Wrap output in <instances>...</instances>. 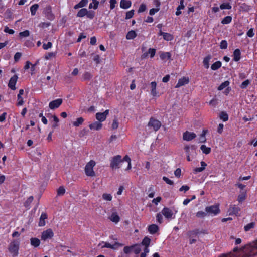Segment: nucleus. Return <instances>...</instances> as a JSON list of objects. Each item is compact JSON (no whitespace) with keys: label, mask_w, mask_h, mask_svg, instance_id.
<instances>
[{"label":"nucleus","mask_w":257,"mask_h":257,"mask_svg":"<svg viewBox=\"0 0 257 257\" xmlns=\"http://www.w3.org/2000/svg\"><path fill=\"white\" fill-rule=\"evenodd\" d=\"M248 244L243 249H235L232 252L226 254H222L220 257H251L253 256L251 252L248 251Z\"/></svg>","instance_id":"obj_1"},{"label":"nucleus","mask_w":257,"mask_h":257,"mask_svg":"<svg viewBox=\"0 0 257 257\" xmlns=\"http://www.w3.org/2000/svg\"><path fill=\"white\" fill-rule=\"evenodd\" d=\"M20 246V240L15 239L10 243L8 250L13 257H16L18 255Z\"/></svg>","instance_id":"obj_2"},{"label":"nucleus","mask_w":257,"mask_h":257,"mask_svg":"<svg viewBox=\"0 0 257 257\" xmlns=\"http://www.w3.org/2000/svg\"><path fill=\"white\" fill-rule=\"evenodd\" d=\"M96 165V162L94 160H90L85 165L84 168L85 173L89 177H94L96 174L94 171V167Z\"/></svg>","instance_id":"obj_3"},{"label":"nucleus","mask_w":257,"mask_h":257,"mask_svg":"<svg viewBox=\"0 0 257 257\" xmlns=\"http://www.w3.org/2000/svg\"><path fill=\"white\" fill-rule=\"evenodd\" d=\"M205 211L208 215L215 216L219 213L220 210L219 206L218 205H215L206 207Z\"/></svg>","instance_id":"obj_4"},{"label":"nucleus","mask_w":257,"mask_h":257,"mask_svg":"<svg viewBox=\"0 0 257 257\" xmlns=\"http://www.w3.org/2000/svg\"><path fill=\"white\" fill-rule=\"evenodd\" d=\"M53 236L54 232L53 230L49 228L42 232L41 238L42 240L45 241L49 239H51Z\"/></svg>","instance_id":"obj_5"},{"label":"nucleus","mask_w":257,"mask_h":257,"mask_svg":"<svg viewBox=\"0 0 257 257\" xmlns=\"http://www.w3.org/2000/svg\"><path fill=\"white\" fill-rule=\"evenodd\" d=\"M161 213L166 218L168 219H174L175 216V213L171 209L167 207H164L162 209Z\"/></svg>","instance_id":"obj_6"},{"label":"nucleus","mask_w":257,"mask_h":257,"mask_svg":"<svg viewBox=\"0 0 257 257\" xmlns=\"http://www.w3.org/2000/svg\"><path fill=\"white\" fill-rule=\"evenodd\" d=\"M122 162L121 157L120 155H117L114 157L111 160L110 167L112 169H117L119 167L120 163Z\"/></svg>","instance_id":"obj_7"},{"label":"nucleus","mask_w":257,"mask_h":257,"mask_svg":"<svg viewBox=\"0 0 257 257\" xmlns=\"http://www.w3.org/2000/svg\"><path fill=\"white\" fill-rule=\"evenodd\" d=\"M119 246V244L117 242H115L114 243H110L109 242H104V241H102L101 242H100L98 244V246L100 248H104V247H106V248H111V249H116L117 248V247H118Z\"/></svg>","instance_id":"obj_8"},{"label":"nucleus","mask_w":257,"mask_h":257,"mask_svg":"<svg viewBox=\"0 0 257 257\" xmlns=\"http://www.w3.org/2000/svg\"><path fill=\"white\" fill-rule=\"evenodd\" d=\"M150 90L151 94L154 97H158L160 94L157 90V83L155 81H152L150 84Z\"/></svg>","instance_id":"obj_9"},{"label":"nucleus","mask_w":257,"mask_h":257,"mask_svg":"<svg viewBox=\"0 0 257 257\" xmlns=\"http://www.w3.org/2000/svg\"><path fill=\"white\" fill-rule=\"evenodd\" d=\"M109 110L107 109L103 112L96 113L95 115L96 119L97 120V121L101 123L106 120L107 116L109 114Z\"/></svg>","instance_id":"obj_10"},{"label":"nucleus","mask_w":257,"mask_h":257,"mask_svg":"<svg viewBox=\"0 0 257 257\" xmlns=\"http://www.w3.org/2000/svg\"><path fill=\"white\" fill-rule=\"evenodd\" d=\"M148 126L152 127L154 131H156L160 128L161 126V123L158 120L151 118L149 122Z\"/></svg>","instance_id":"obj_11"},{"label":"nucleus","mask_w":257,"mask_h":257,"mask_svg":"<svg viewBox=\"0 0 257 257\" xmlns=\"http://www.w3.org/2000/svg\"><path fill=\"white\" fill-rule=\"evenodd\" d=\"M63 100L58 98L51 101L49 104V107L50 109L53 110L58 108L62 103Z\"/></svg>","instance_id":"obj_12"},{"label":"nucleus","mask_w":257,"mask_h":257,"mask_svg":"<svg viewBox=\"0 0 257 257\" xmlns=\"http://www.w3.org/2000/svg\"><path fill=\"white\" fill-rule=\"evenodd\" d=\"M109 219L114 223L115 224L118 223L120 219V218L118 213L115 211H113L108 217Z\"/></svg>","instance_id":"obj_13"},{"label":"nucleus","mask_w":257,"mask_h":257,"mask_svg":"<svg viewBox=\"0 0 257 257\" xmlns=\"http://www.w3.org/2000/svg\"><path fill=\"white\" fill-rule=\"evenodd\" d=\"M18 79V77L17 75H14L13 77H12L9 82L8 87L12 90H14L16 89V87L15 86L16 83L17 82Z\"/></svg>","instance_id":"obj_14"},{"label":"nucleus","mask_w":257,"mask_h":257,"mask_svg":"<svg viewBox=\"0 0 257 257\" xmlns=\"http://www.w3.org/2000/svg\"><path fill=\"white\" fill-rule=\"evenodd\" d=\"M247 250L251 252L253 256L257 255V240L248 244Z\"/></svg>","instance_id":"obj_15"},{"label":"nucleus","mask_w":257,"mask_h":257,"mask_svg":"<svg viewBox=\"0 0 257 257\" xmlns=\"http://www.w3.org/2000/svg\"><path fill=\"white\" fill-rule=\"evenodd\" d=\"M89 127L91 130L99 131L102 127V124L98 121H94L89 125Z\"/></svg>","instance_id":"obj_16"},{"label":"nucleus","mask_w":257,"mask_h":257,"mask_svg":"<svg viewBox=\"0 0 257 257\" xmlns=\"http://www.w3.org/2000/svg\"><path fill=\"white\" fill-rule=\"evenodd\" d=\"M196 137L195 133L186 131L183 133V138L184 140L189 141H191Z\"/></svg>","instance_id":"obj_17"},{"label":"nucleus","mask_w":257,"mask_h":257,"mask_svg":"<svg viewBox=\"0 0 257 257\" xmlns=\"http://www.w3.org/2000/svg\"><path fill=\"white\" fill-rule=\"evenodd\" d=\"M189 82V79L188 77H184L179 79L178 83L175 86L176 88H179L182 86L187 84Z\"/></svg>","instance_id":"obj_18"},{"label":"nucleus","mask_w":257,"mask_h":257,"mask_svg":"<svg viewBox=\"0 0 257 257\" xmlns=\"http://www.w3.org/2000/svg\"><path fill=\"white\" fill-rule=\"evenodd\" d=\"M184 149L187 155V160L188 161H190L191 159L190 156L191 155L192 152L195 151V148L193 146L190 147L189 146H186Z\"/></svg>","instance_id":"obj_19"},{"label":"nucleus","mask_w":257,"mask_h":257,"mask_svg":"<svg viewBox=\"0 0 257 257\" xmlns=\"http://www.w3.org/2000/svg\"><path fill=\"white\" fill-rule=\"evenodd\" d=\"M200 164L201 167L195 168L193 170V172L194 174H196L199 172H202L207 166V164L204 161H201L200 162Z\"/></svg>","instance_id":"obj_20"},{"label":"nucleus","mask_w":257,"mask_h":257,"mask_svg":"<svg viewBox=\"0 0 257 257\" xmlns=\"http://www.w3.org/2000/svg\"><path fill=\"white\" fill-rule=\"evenodd\" d=\"M131 2L127 0H121L120 3V8L124 9H128L131 6Z\"/></svg>","instance_id":"obj_21"},{"label":"nucleus","mask_w":257,"mask_h":257,"mask_svg":"<svg viewBox=\"0 0 257 257\" xmlns=\"http://www.w3.org/2000/svg\"><path fill=\"white\" fill-rule=\"evenodd\" d=\"M154 2L156 6V8L150 9V10L149 11V14L150 15H154L155 13L158 12L160 10V8H159L160 4V2L157 0L154 1Z\"/></svg>","instance_id":"obj_22"},{"label":"nucleus","mask_w":257,"mask_h":257,"mask_svg":"<svg viewBox=\"0 0 257 257\" xmlns=\"http://www.w3.org/2000/svg\"><path fill=\"white\" fill-rule=\"evenodd\" d=\"M159 230L158 226L156 224H151L148 226V231L150 234H153Z\"/></svg>","instance_id":"obj_23"},{"label":"nucleus","mask_w":257,"mask_h":257,"mask_svg":"<svg viewBox=\"0 0 257 257\" xmlns=\"http://www.w3.org/2000/svg\"><path fill=\"white\" fill-rule=\"evenodd\" d=\"M30 244L32 246L37 247L40 244V240L37 238L32 237L30 239Z\"/></svg>","instance_id":"obj_24"},{"label":"nucleus","mask_w":257,"mask_h":257,"mask_svg":"<svg viewBox=\"0 0 257 257\" xmlns=\"http://www.w3.org/2000/svg\"><path fill=\"white\" fill-rule=\"evenodd\" d=\"M47 216L46 214L43 213L41 214V215L40 216L39 221V226H44L46 223H45V219H47Z\"/></svg>","instance_id":"obj_25"},{"label":"nucleus","mask_w":257,"mask_h":257,"mask_svg":"<svg viewBox=\"0 0 257 257\" xmlns=\"http://www.w3.org/2000/svg\"><path fill=\"white\" fill-rule=\"evenodd\" d=\"M239 211V208L235 205H231L228 210L230 214H236Z\"/></svg>","instance_id":"obj_26"},{"label":"nucleus","mask_w":257,"mask_h":257,"mask_svg":"<svg viewBox=\"0 0 257 257\" xmlns=\"http://www.w3.org/2000/svg\"><path fill=\"white\" fill-rule=\"evenodd\" d=\"M240 51L238 49H236L234 50L233 52V60L235 61H238L240 59Z\"/></svg>","instance_id":"obj_27"},{"label":"nucleus","mask_w":257,"mask_h":257,"mask_svg":"<svg viewBox=\"0 0 257 257\" xmlns=\"http://www.w3.org/2000/svg\"><path fill=\"white\" fill-rule=\"evenodd\" d=\"M88 3V0H81L78 4L75 5L74 7L75 9L82 8L86 6Z\"/></svg>","instance_id":"obj_28"},{"label":"nucleus","mask_w":257,"mask_h":257,"mask_svg":"<svg viewBox=\"0 0 257 257\" xmlns=\"http://www.w3.org/2000/svg\"><path fill=\"white\" fill-rule=\"evenodd\" d=\"M171 56V55L169 52H162L160 55V58L164 61L170 59Z\"/></svg>","instance_id":"obj_29"},{"label":"nucleus","mask_w":257,"mask_h":257,"mask_svg":"<svg viewBox=\"0 0 257 257\" xmlns=\"http://www.w3.org/2000/svg\"><path fill=\"white\" fill-rule=\"evenodd\" d=\"M151 241V239L149 237L146 236L143 239L141 244L144 246L145 247L148 248L150 244Z\"/></svg>","instance_id":"obj_30"},{"label":"nucleus","mask_w":257,"mask_h":257,"mask_svg":"<svg viewBox=\"0 0 257 257\" xmlns=\"http://www.w3.org/2000/svg\"><path fill=\"white\" fill-rule=\"evenodd\" d=\"M255 223L254 222L249 223L244 227V229L246 232L251 231L252 229L255 227Z\"/></svg>","instance_id":"obj_31"},{"label":"nucleus","mask_w":257,"mask_h":257,"mask_svg":"<svg viewBox=\"0 0 257 257\" xmlns=\"http://www.w3.org/2000/svg\"><path fill=\"white\" fill-rule=\"evenodd\" d=\"M137 36V33L135 31H130L126 34V38L127 40H131L134 39Z\"/></svg>","instance_id":"obj_32"},{"label":"nucleus","mask_w":257,"mask_h":257,"mask_svg":"<svg viewBox=\"0 0 257 257\" xmlns=\"http://www.w3.org/2000/svg\"><path fill=\"white\" fill-rule=\"evenodd\" d=\"M84 121V120L82 117H79L76 121H73L72 124L74 126L77 127L81 125L83 123Z\"/></svg>","instance_id":"obj_33"},{"label":"nucleus","mask_w":257,"mask_h":257,"mask_svg":"<svg viewBox=\"0 0 257 257\" xmlns=\"http://www.w3.org/2000/svg\"><path fill=\"white\" fill-rule=\"evenodd\" d=\"M87 14V9L85 8H82L78 11L77 14V16L78 17H83L85 16H86Z\"/></svg>","instance_id":"obj_34"},{"label":"nucleus","mask_w":257,"mask_h":257,"mask_svg":"<svg viewBox=\"0 0 257 257\" xmlns=\"http://www.w3.org/2000/svg\"><path fill=\"white\" fill-rule=\"evenodd\" d=\"M92 2L89 4V9H97L99 2L97 0H92Z\"/></svg>","instance_id":"obj_35"},{"label":"nucleus","mask_w":257,"mask_h":257,"mask_svg":"<svg viewBox=\"0 0 257 257\" xmlns=\"http://www.w3.org/2000/svg\"><path fill=\"white\" fill-rule=\"evenodd\" d=\"M246 196V193L245 191H243L240 192L239 195L238 196V201L239 202H242L245 200Z\"/></svg>","instance_id":"obj_36"},{"label":"nucleus","mask_w":257,"mask_h":257,"mask_svg":"<svg viewBox=\"0 0 257 257\" xmlns=\"http://www.w3.org/2000/svg\"><path fill=\"white\" fill-rule=\"evenodd\" d=\"M102 199L106 201H111L112 199V196L111 194L103 193L102 195Z\"/></svg>","instance_id":"obj_37"},{"label":"nucleus","mask_w":257,"mask_h":257,"mask_svg":"<svg viewBox=\"0 0 257 257\" xmlns=\"http://www.w3.org/2000/svg\"><path fill=\"white\" fill-rule=\"evenodd\" d=\"M200 149L203 153L205 154H208L211 152V148L209 147H207L205 145H201Z\"/></svg>","instance_id":"obj_38"},{"label":"nucleus","mask_w":257,"mask_h":257,"mask_svg":"<svg viewBox=\"0 0 257 257\" xmlns=\"http://www.w3.org/2000/svg\"><path fill=\"white\" fill-rule=\"evenodd\" d=\"M39 6L38 4H34L32 5L30 8V11L31 15L34 16L36 14V11L38 9Z\"/></svg>","instance_id":"obj_39"},{"label":"nucleus","mask_w":257,"mask_h":257,"mask_svg":"<svg viewBox=\"0 0 257 257\" xmlns=\"http://www.w3.org/2000/svg\"><path fill=\"white\" fill-rule=\"evenodd\" d=\"M211 59V57L208 56L205 57L203 60V64L206 68H208L209 67V62Z\"/></svg>","instance_id":"obj_40"},{"label":"nucleus","mask_w":257,"mask_h":257,"mask_svg":"<svg viewBox=\"0 0 257 257\" xmlns=\"http://www.w3.org/2000/svg\"><path fill=\"white\" fill-rule=\"evenodd\" d=\"M221 66V63L220 61H216L211 65V69L216 70Z\"/></svg>","instance_id":"obj_41"},{"label":"nucleus","mask_w":257,"mask_h":257,"mask_svg":"<svg viewBox=\"0 0 257 257\" xmlns=\"http://www.w3.org/2000/svg\"><path fill=\"white\" fill-rule=\"evenodd\" d=\"M122 161H126L128 163V166H127V169L126 170H130L131 169V160L130 159V158L128 156H125L123 159L122 160Z\"/></svg>","instance_id":"obj_42"},{"label":"nucleus","mask_w":257,"mask_h":257,"mask_svg":"<svg viewBox=\"0 0 257 257\" xmlns=\"http://www.w3.org/2000/svg\"><path fill=\"white\" fill-rule=\"evenodd\" d=\"M232 21V17L228 16L224 17L221 21V23L223 24H227L230 23Z\"/></svg>","instance_id":"obj_43"},{"label":"nucleus","mask_w":257,"mask_h":257,"mask_svg":"<svg viewBox=\"0 0 257 257\" xmlns=\"http://www.w3.org/2000/svg\"><path fill=\"white\" fill-rule=\"evenodd\" d=\"M119 126V122L117 118L115 117L114 119L113 120L112 123V128L113 130L117 129L118 127Z\"/></svg>","instance_id":"obj_44"},{"label":"nucleus","mask_w":257,"mask_h":257,"mask_svg":"<svg viewBox=\"0 0 257 257\" xmlns=\"http://www.w3.org/2000/svg\"><path fill=\"white\" fill-rule=\"evenodd\" d=\"M231 7H232L228 3H223V4H221L220 6V9H222V10L231 9Z\"/></svg>","instance_id":"obj_45"},{"label":"nucleus","mask_w":257,"mask_h":257,"mask_svg":"<svg viewBox=\"0 0 257 257\" xmlns=\"http://www.w3.org/2000/svg\"><path fill=\"white\" fill-rule=\"evenodd\" d=\"M163 39L166 41H171L173 39V36L170 33H165L163 36Z\"/></svg>","instance_id":"obj_46"},{"label":"nucleus","mask_w":257,"mask_h":257,"mask_svg":"<svg viewBox=\"0 0 257 257\" xmlns=\"http://www.w3.org/2000/svg\"><path fill=\"white\" fill-rule=\"evenodd\" d=\"M229 82L228 81H225L223 82L218 88L219 90H222L225 88L228 87L229 85Z\"/></svg>","instance_id":"obj_47"},{"label":"nucleus","mask_w":257,"mask_h":257,"mask_svg":"<svg viewBox=\"0 0 257 257\" xmlns=\"http://www.w3.org/2000/svg\"><path fill=\"white\" fill-rule=\"evenodd\" d=\"M219 117L224 121H226L228 119V114L224 112H222L220 113Z\"/></svg>","instance_id":"obj_48"},{"label":"nucleus","mask_w":257,"mask_h":257,"mask_svg":"<svg viewBox=\"0 0 257 257\" xmlns=\"http://www.w3.org/2000/svg\"><path fill=\"white\" fill-rule=\"evenodd\" d=\"M52 118L54 122V123L52 125V127L54 128L58 126V123L59 121V120L58 118L55 115L52 116Z\"/></svg>","instance_id":"obj_49"},{"label":"nucleus","mask_w":257,"mask_h":257,"mask_svg":"<svg viewBox=\"0 0 257 257\" xmlns=\"http://www.w3.org/2000/svg\"><path fill=\"white\" fill-rule=\"evenodd\" d=\"M65 193V189L64 187L61 186L57 190V195L59 196L63 195Z\"/></svg>","instance_id":"obj_50"},{"label":"nucleus","mask_w":257,"mask_h":257,"mask_svg":"<svg viewBox=\"0 0 257 257\" xmlns=\"http://www.w3.org/2000/svg\"><path fill=\"white\" fill-rule=\"evenodd\" d=\"M132 249L136 254H138L141 251V245H135L132 246Z\"/></svg>","instance_id":"obj_51"},{"label":"nucleus","mask_w":257,"mask_h":257,"mask_svg":"<svg viewBox=\"0 0 257 257\" xmlns=\"http://www.w3.org/2000/svg\"><path fill=\"white\" fill-rule=\"evenodd\" d=\"M33 200V197L30 196L25 201L24 205L26 207H28Z\"/></svg>","instance_id":"obj_52"},{"label":"nucleus","mask_w":257,"mask_h":257,"mask_svg":"<svg viewBox=\"0 0 257 257\" xmlns=\"http://www.w3.org/2000/svg\"><path fill=\"white\" fill-rule=\"evenodd\" d=\"M228 46L227 42L226 40H222L220 42V47L221 49H226Z\"/></svg>","instance_id":"obj_53"},{"label":"nucleus","mask_w":257,"mask_h":257,"mask_svg":"<svg viewBox=\"0 0 257 257\" xmlns=\"http://www.w3.org/2000/svg\"><path fill=\"white\" fill-rule=\"evenodd\" d=\"M30 32L28 30H25L19 33V35L21 37H27L29 36Z\"/></svg>","instance_id":"obj_54"},{"label":"nucleus","mask_w":257,"mask_h":257,"mask_svg":"<svg viewBox=\"0 0 257 257\" xmlns=\"http://www.w3.org/2000/svg\"><path fill=\"white\" fill-rule=\"evenodd\" d=\"M134 14V11L133 10L128 11L126 13L125 18L126 19H129L133 16Z\"/></svg>","instance_id":"obj_55"},{"label":"nucleus","mask_w":257,"mask_h":257,"mask_svg":"<svg viewBox=\"0 0 257 257\" xmlns=\"http://www.w3.org/2000/svg\"><path fill=\"white\" fill-rule=\"evenodd\" d=\"M207 213H206V212H203V211H198L197 213H196V216L199 217V218H203L205 216H206L207 215Z\"/></svg>","instance_id":"obj_56"},{"label":"nucleus","mask_w":257,"mask_h":257,"mask_svg":"<svg viewBox=\"0 0 257 257\" xmlns=\"http://www.w3.org/2000/svg\"><path fill=\"white\" fill-rule=\"evenodd\" d=\"M55 56V53L54 52H50V53L47 54L45 56V59L46 60H49L52 57H54Z\"/></svg>","instance_id":"obj_57"},{"label":"nucleus","mask_w":257,"mask_h":257,"mask_svg":"<svg viewBox=\"0 0 257 257\" xmlns=\"http://www.w3.org/2000/svg\"><path fill=\"white\" fill-rule=\"evenodd\" d=\"M162 179L167 184H168L169 185H173L174 184V182L173 181L171 180L168 178H167L165 176L163 177Z\"/></svg>","instance_id":"obj_58"},{"label":"nucleus","mask_w":257,"mask_h":257,"mask_svg":"<svg viewBox=\"0 0 257 257\" xmlns=\"http://www.w3.org/2000/svg\"><path fill=\"white\" fill-rule=\"evenodd\" d=\"M4 31L5 33H9V34H13L14 33V31L13 29H10L7 26L5 27Z\"/></svg>","instance_id":"obj_59"},{"label":"nucleus","mask_w":257,"mask_h":257,"mask_svg":"<svg viewBox=\"0 0 257 257\" xmlns=\"http://www.w3.org/2000/svg\"><path fill=\"white\" fill-rule=\"evenodd\" d=\"M156 219L157 222H158L159 223H162L163 222V216L162 215L159 213L156 215Z\"/></svg>","instance_id":"obj_60"},{"label":"nucleus","mask_w":257,"mask_h":257,"mask_svg":"<svg viewBox=\"0 0 257 257\" xmlns=\"http://www.w3.org/2000/svg\"><path fill=\"white\" fill-rule=\"evenodd\" d=\"M95 15V12L92 11H88L86 15L87 17L89 19H93Z\"/></svg>","instance_id":"obj_61"},{"label":"nucleus","mask_w":257,"mask_h":257,"mask_svg":"<svg viewBox=\"0 0 257 257\" xmlns=\"http://www.w3.org/2000/svg\"><path fill=\"white\" fill-rule=\"evenodd\" d=\"M17 100H18V102H17L18 106H21L23 104L24 101H23V98H22V96H17Z\"/></svg>","instance_id":"obj_62"},{"label":"nucleus","mask_w":257,"mask_h":257,"mask_svg":"<svg viewBox=\"0 0 257 257\" xmlns=\"http://www.w3.org/2000/svg\"><path fill=\"white\" fill-rule=\"evenodd\" d=\"M52 46V44L51 42H48L47 44H43V48L45 50H47L49 48H51Z\"/></svg>","instance_id":"obj_63"},{"label":"nucleus","mask_w":257,"mask_h":257,"mask_svg":"<svg viewBox=\"0 0 257 257\" xmlns=\"http://www.w3.org/2000/svg\"><path fill=\"white\" fill-rule=\"evenodd\" d=\"M149 248L145 247L144 249V252L141 253L140 254V257H146L147 254L149 253Z\"/></svg>","instance_id":"obj_64"}]
</instances>
